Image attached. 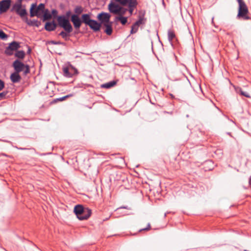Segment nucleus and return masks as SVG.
<instances>
[{"mask_svg": "<svg viewBox=\"0 0 251 251\" xmlns=\"http://www.w3.org/2000/svg\"><path fill=\"white\" fill-rule=\"evenodd\" d=\"M144 18L142 17H140L138 21H137L131 27V30L130 31L131 34L135 33L138 30L139 26L140 25L143 23Z\"/></svg>", "mask_w": 251, "mask_h": 251, "instance_id": "nucleus-13", "label": "nucleus"}, {"mask_svg": "<svg viewBox=\"0 0 251 251\" xmlns=\"http://www.w3.org/2000/svg\"><path fill=\"white\" fill-rule=\"evenodd\" d=\"M236 92L240 93L242 96H244L247 98H250V93L251 92V89L246 91L241 88H238L236 89Z\"/></svg>", "mask_w": 251, "mask_h": 251, "instance_id": "nucleus-18", "label": "nucleus"}, {"mask_svg": "<svg viewBox=\"0 0 251 251\" xmlns=\"http://www.w3.org/2000/svg\"><path fill=\"white\" fill-rule=\"evenodd\" d=\"M7 38V35L2 30H0V38L5 40Z\"/></svg>", "mask_w": 251, "mask_h": 251, "instance_id": "nucleus-26", "label": "nucleus"}, {"mask_svg": "<svg viewBox=\"0 0 251 251\" xmlns=\"http://www.w3.org/2000/svg\"><path fill=\"white\" fill-rule=\"evenodd\" d=\"M118 3L111 2L108 5L109 11L119 16L115 18L116 21H119L122 25L127 23V18L123 16L128 10L130 14L133 13V9L137 5V0H115Z\"/></svg>", "mask_w": 251, "mask_h": 251, "instance_id": "nucleus-1", "label": "nucleus"}, {"mask_svg": "<svg viewBox=\"0 0 251 251\" xmlns=\"http://www.w3.org/2000/svg\"><path fill=\"white\" fill-rule=\"evenodd\" d=\"M168 38L170 41L172 40L175 37L174 32L173 31H169L168 33Z\"/></svg>", "mask_w": 251, "mask_h": 251, "instance_id": "nucleus-25", "label": "nucleus"}, {"mask_svg": "<svg viewBox=\"0 0 251 251\" xmlns=\"http://www.w3.org/2000/svg\"><path fill=\"white\" fill-rule=\"evenodd\" d=\"M52 43L54 44H60V42H55L54 41H52Z\"/></svg>", "mask_w": 251, "mask_h": 251, "instance_id": "nucleus-34", "label": "nucleus"}, {"mask_svg": "<svg viewBox=\"0 0 251 251\" xmlns=\"http://www.w3.org/2000/svg\"><path fill=\"white\" fill-rule=\"evenodd\" d=\"M57 21L59 26L62 27L66 32L70 33L73 31V27L66 16H59L57 17Z\"/></svg>", "mask_w": 251, "mask_h": 251, "instance_id": "nucleus-4", "label": "nucleus"}, {"mask_svg": "<svg viewBox=\"0 0 251 251\" xmlns=\"http://www.w3.org/2000/svg\"><path fill=\"white\" fill-rule=\"evenodd\" d=\"M112 22L108 24L105 23V25H103L105 27L104 32L108 35H111L112 33Z\"/></svg>", "mask_w": 251, "mask_h": 251, "instance_id": "nucleus-19", "label": "nucleus"}, {"mask_svg": "<svg viewBox=\"0 0 251 251\" xmlns=\"http://www.w3.org/2000/svg\"><path fill=\"white\" fill-rule=\"evenodd\" d=\"M15 55L16 57L19 58L23 59L25 56V53L24 51L22 50L18 51L16 52Z\"/></svg>", "mask_w": 251, "mask_h": 251, "instance_id": "nucleus-24", "label": "nucleus"}, {"mask_svg": "<svg viewBox=\"0 0 251 251\" xmlns=\"http://www.w3.org/2000/svg\"><path fill=\"white\" fill-rule=\"evenodd\" d=\"M45 10V5L43 3H40L37 7L36 4H32L30 8V16L31 17L37 16L40 17L43 14Z\"/></svg>", "mask_w": 251, "mask_h": 251, "instance_id": "nucleus-6", "label": "nucleus"}, {"mask_svg": "<svg viewBox=\"0 0 251 251\" xmlns=\"http://www.w3.org/2000/svg\"><path fill=\"white\" fill-rule=\"evenodd\" d=\"M11 0H3L0 2V14L5 12L9 9Z\"/></svg>", "mask_w": 251, "mask_h": 251, "instance_id": "nucleus-12", "label": "nucleus"}, {"mask_svg": "<svg viewBox=\"0 0 251 251\" xmlns=\"http://www.w3.org/2000/svg\"><path fill=\"white\" fill-rule=\"evenodd\" d=\"M4 87V82L0 79V91H1Z\"/></svg>", "mask_w": 251, "mask_h": 251, "instance_id": "nucleus-29", "label": "nucleus"}, {"mask_svg": "<svg viewBox=\"0 0 251 251\" xmlns=\"http://www.w3.org/2000/svg\"><path fill=\"white\" fill-rule=\"evenodd\" d=\"M117 83L116 81H112L108 83L102 84L101 87L104 88H110L116 85Z\"/></svg>", "mask_w": 251, "mask_h": 251, "instance_id": "nucleus-21", "label": "nucleus"}, {"mask_svg": "<svg viewBox=\"0 0 251 251\" xmlns=\"http://www.w3.org/2000/svg\"><path fill=\"white\" fill-rule=\"evenodd\" d=\"M151 229V225L150 224H148V227L147 228H143V229H140V231H142L143 230H149Z\"/></svg>", "mask_w": 251, "mask_h": 251, "instance_id": "nucleus-30", "label": "nucleus"}, {"mask_svg": "<svg viewBox=\"0 0 251 251\" xmlns=\"http://www.w3.org/2000/svg\"><path fill=\"white\" fill-rule=\"evenodd\" d=\"M239 4L238 13L237 17L239 18H242L244 20L249 19L247 14L249 12L248 7L243 0H237Z\"/></svg>", "mask_w": 251, "mask_h": 251, "instance_id": "nucleus-5", "label": "nucleus"}, {"mask_svg": "<svg viewBox=\"0 0 251 251\" xmlns=\"http://www.w3.org/2000/svg\"><path fill=\"white\" fill-rule=\"evenodd\" d=\"M24 20H25V21L27 23V24L29 25H35L37 27L39 26V23L38 21L36 20H28V18L26 17L24 19Z\"/></svg>", "mask_w": 251, "mask_h": 251, "instance_id": "nucleus-20", "label": "nucleus"}, {"mask_svg": "<svg viewBox=\"0 0 251 251\" xmlns=\"http://www.w3.org/2000/svg\"><path fill=\"white\" fill-rule=\"evenodd\" d=\"M10 79L13 82L16 83L20 81L21 79V77L20 75H19L18 73L15 72L14 73L11 75Z\"/></svg>", "mask_w": 251, "mask_h": 251, "instance_id": "nucleus-17", "label": "nucleus"}, {"mask_svg": "<svg viewBox=\"0 0 251 251\" xmlns=\"http://www.w3.org/2000/svg\"><path fill=\"white\" fill-rule=\"evenodd\" d=\"M82 23H84L86 25L90 24V22L92 20L91 19L90 15L89 14H84L81 16Z\"/></svg>", "mask_w": 251, "mask_h": 251, "instance_id": "nucleus-16", "label": "nucleus"}, {"mask_svg": "<svg viewBox=\"0 0 251 251\" xmlns=\"http://www.w3.org/2000/svg\"><path fill=\"white\" fill-rule=\"evenodd\" d=\"M51 13L53 16H56L58 13L57 11L55 9H53L51 11Z\"/></svg>", "mask_w": 251, "mask_h": 251, "instance_id": "nucleus-31", "label": "nucleus"}, {"mask_svg": "<svg viewBox=\"0 0 251 251\" xmlns=\"http://www.w3.org/2000/svg\"><path fill=\"white\" fill-rule=\"evenodd\" d=\"M110 17L111 16L109 14L102 12L98 15L97 18L99 20L101 21V23H102L103 25H104L105 23L108 24L111 23L110 22Z\"/></svg>", "mask_w": 251, "mask_h": 251, "instance_id": "nucleus-10", "label": "nucleus"}, {"mask_svg": "<svg viewBox=\"0 0 251 251\" xmlns=\"http://www.w3.org/2000/svg\"><path fill=\"white\" fill-rule=\"evenodd\" d=\"M57 26V25L54 22H47L45 24V28L48 31H53Z\"/></svg>", "mask_w": 251, "mask_h": 251, "instance_id": "nucleus-15", "label": "nucleus"}, {"mask_svg": "<svg viewBox=\"0 0 251 251\" xmlns=\"http://www.w3.org/2000/svg\"><path fill=\"white\" fill-rule=\"evenodd\" d=\"M71 21L73 23L74 27L79 29L82 24V20L77 15L73 14L71 17Z\"/></svg>", "mask_w": 251, "mask_h": 251, "instance_id": "nucleus-9", "label": "nucleus"}, {"mask_svg": "<svg viewBox=\"0 0 251 251\" xmlns=\"http://www.w3.org/2000/svg\"><path fill=\"white\" fill-rule=\"evenodd\" d=\"M88 25L92 29L95 31H98L100 29L101 25L98 23L96 21L92 20Z\"/></svg>", "mask_w": 251, "mask_h": 251, "instance_id": "nucleus-14", "label": "nucleus"}, {"mask_svg": "<svg viewBox=\"0 0 251 251\" xmlns=\"http://www.w3.org/2000/svg\"><path fill=\"white\" fill-rule=\"evenodd\" d=\"M249 183H250V184H251V177H250V178Z\"/></svg>", "mask_w": 251, "mask_h": 251, "instance_id": "nucleus-35", "label": "nucleus"}, {"mask_svg": "<svg viewBox=\"0 0 251 251\" xmlns=\"http://www.w3.org/2000/svg\"><path fill=\"white\" fill-rule=\"evenodd\" d=\"M6 94V93H5V92L0 93V98L4 97L5 96Z\"/></svg>", "mask_w": 251, "mask_h": 251, "instance_id": "nucleus-32", "label": "nucleus"}, {"mask_svg": "<svg viewBox=\"0 0 251 251\" xmlns=\"http://www.w3.org/2000/svg\"><path fill=\"white\" fill-rule=\"evenodd\" d=\"M63 73L65 76L70 77L74 75L77 74V71L75 68L70 66L68 67L64 68Z\"/></svg>", "mask_w": 251, "mask_h": 251, "instance_id": "nucleus-11", "label": "nucleus"}, {"mask_svg": "<svg viewBox=\"0 0 251 251\" xmlns=\"http://www.w3.org/2000/svg\"><path fill=\"white\" fill-rule=\"evenodd\" d=\"M73 96V95H67V96H65L63 97H62V98H60L59 100H60V101H62V100H65L66 98H68L69 97H72Z\"/></svg>", "mask_w": 251, "mask_h": 251, "instance_id": "nucleus-28", "label": "nucleus"}, {"mask_svg": "<svg viewBox=\"0 0 251 251\" xmlns=\"http://www.w3.org/2000/svg\"><path fill=\"white\" fill-rule=\"evenodd\" d=\"M74 11L75 13V15H77L78 16L83 12V8L80 6H77L75 7Z\"/></svg>", "mask_w": 251, "mask_h": 251, "instance_id": "nucleus-23", "label": "nucleus"}, {"mask_svg": "<svg viewBox=\"0 0 251 251\" xmlns=\"http://www.w3.org/2000/svg\"><path fill=\"white\" fill-rule=\"evenodd\" d=\"M71 14V12L70 11H67L66 12V17L67 18V17H69L70 16Z\"/></svg>", "mask_w": 251, "mask_h": 251, "instance_id": "nucleus-33", "label": "nucleus"}, {"mask_svg": "<svg viewBox=\"0 0 251 251\" xmlns=\"http://www.w3.org/2000/svg\"><path fill=\"white\" fill-rule=\"evenodd\" d=\"M22 0H18L12 6L11 9L12 12H15L23 20L27 14L25 6L22 3Z\"/></svg>", "mask_w": 251, "mask_h": 251, "instance_id": "nucleus-3", "label": "nucleus"}, {"mask_svg": "<svg viewBox=\"0 0 251 251\" xmlns=\"http://www.w3.org/2000/svg\"><path fill=\"white\" fill-rule=\"evenodd\" d=\"M68 33L66 32V31L65 32L62 31L60 33L59 35L61 36L62 38H64L65 40H67V37L68 36Z\"/></svg>", "mask_w": 251, "mask_h": 251, "instance_id": "nucleus-27", "label": "nucleus"}, {"mask_svg": "<svg viewBox=\"0 0 251 251\" xmlns=\"http://www.w3.org/2000/svg\"><path fill=\"white\" fill-rule=\"evenodd\" d=\"M43 14L44 21L50 20L51 18V15L48 9H45Z\"/></svg>", "mask_w": 251, "mask_h": 251, "instance_id": "nucleus-22", "label": "nucleus"}, {"mask_svg": "<svg viewBox=\"0 0 251 251\" xmlns=\"http://www.w3.org/2000/svg\"><path fill=\"white\" fill-rule=\"evenodd\" d=\"M15 72L19 73L23 71L25 75L29 73V67L28 65H25L18 60H16L12 65Z\"/></svg>", "mask_w": 251, "mask_h": 251, "instance_id": "nucleus-7", "label": "nucleus"}, {"mask_svg": "<svg viewBox=\"0 0 251 251\" xmlns=\"http://www.w3.org/2000/svg\"><path fill=\"white\" fill-rule=\"evenodd\" d=\"M20 48V44L14 41L9 44V46L6 48L4 52L7 55H11Z\"/></svg>", "mask_w": 251, "mask_h": 251, "instance_id": "nucleus-8", "label": "nucleus"}, {"mask_svg": "<svg viewBox=\"0 0 251 251\" xmlns=\"http://www.w3.org/2000/svg\"><path fill=\"white\" fill-rule=\"evenodd\" d=\"M74 212L79 220H87L91 215V210L88 208H83L81 205L75 206Z\"/></svg>", "mask_w": 251, "mask_h": 251, "instance_id": "nucleus-2", "label": "nucleus"}]
</instances>
